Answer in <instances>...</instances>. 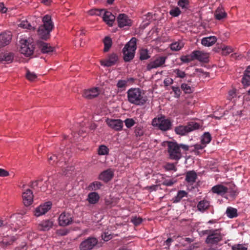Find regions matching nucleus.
<instances>
[{"mask_svg":"<svg viewBox=\"0 0 250 250\" xmlns=\"http://www.w3.org/2000/svg\"><path fill=\"white\" fill-rule=\"evenodd\" d=\"M128 101L136 105H144L147 100L143 90L139 88H131L127 91Z\"/></svg>","mask_w":250,"mask_h":250,"instance_id":"f257e3e1","label":"nucleus"},{"mask_svg":"<svg viewBox=\"0 0 250 250\" xmlns=\"http://www.w3.org/2000/svg\"><path fill=\"white\" fill-rule=\"evenodd\" d=\"M42 22L43 24L39 27L38 32L42 39L46 40L49 37L50 33L53 29L54 24L51 16L48 15L43 17Z\"/></svg>","mask_w":250,"mask_h":250,"instance_id":"f03ea898","label":"nucleus"},{"mask_svg":"<svg viewBox=\"0 0 250 250\" xmlns=\"http://www.w3.org/2000/svg\"><path fill=\"white\" fill-rule=\"evenodd\" d=\"M136 49V39L132 38L123 48L124 60L125 62H129L134 57Z\"/></svg>","mask_w":250,"mask_h":250,"instance_id":"7ed1b4c3","label":"nucleus"},{"mask_svg":"<svg viewBox=\"0 0 250 250\" xmlns=\"http://www.w3.org/2000/svg\"><path fill=\"white\" fill-rule=\"evenodd\" d=\"M20 52L21 54L28 57L33 54L34 50V44L32 39H22L20 40Z\"/></svg>","mask_w":250,"mask_h":250,"instance_id":"20e7f679","label":"nucleus"},{"mask_svg":"<svg viewBox=\"0 0 250 250\" xmlns=\"http://www.w3.org/2000/svg\"><path fill=\"white\" fill-rule=\"evenodd\" d=\"M152 125L157 127L162 131H167L170 129L171 122L169 119L166 118L165 116L155 118L153 119Z\"/></svg>","mask_w":250,"mask_h":250,"instance_id":"39448f33","label":"nucleus"},{"mask_svg":"<svg viewBox=\"0 0 250 250\" xmlns=\"http://www.w3.org/2000/svg\"><path fill=\"white\" fill-rule=\"evenodd\" d=\"M167 151L170 159L179 160L182 157L179 145L176 142H168Z\"/></svg>","mask_w":250,"mask_h":250,"instance_id":"423d86ee","label":"nucleus"},{"mask_svg":"<svg viewBox=\"0 0 250 250\" xmlns=\"http://www.w3.org/2000/svg\"><path fill=\"white\" fill-rule=\"evenodd\" d=\"M201 125L194 122L189 123L187 125H179L175 128V132L180 135H185L189 132L198 129Z\"/></svg>","mask_w":250,"mask_h":250,"instance_id":"0eeeda50","label":"nucleus"},{"mask_svg":"<svg viewBox=\"0 0 250 250\" xmlns=\"http://www.w3.org/2000/svg\"><path fill=\"white\" fill-rule=\"evenodd\" d=\"M221 229H211L210 233L206 239V243L208 244H216L221 241L224 234L221 233Z\"/></svg>","mask_w":250,"mask_h":250,"instance_id":"6e6552de","label":"nucleus"},{"mask_svg":"<svg viewBox=\"0 0 250 250\" xmlns=\"http://www.w3.org/2000/svg\"><path fill=\"white\" fill-rule=\"evenodd\" d=\"M98 240L94 237H89L83 241L79 245L80 250H92L98 244Z\"/></svg>","mask_w":250,"mask_h":250,"instance_id":"1a4fd4ad","label":"nucleus"},{"mask_svg":"<svg viewBox=\"0 0 250 250\" xmlns=\"http://www.w3.org/2000/svg\"><path fill=\"white\" fill-rule=\"evenodd\" d=\"M211 191L214 193H216L221 196L224 195L227 192L230 193L231 195H235V192L234 189L230 191L228 188L222 185H217L213 186L211 188Z\"/></svg>","mask_w":250,"mask_h":250,"instance_id":"9d476101","label":"nucleus"},{"mask_svg":"<svg viewBox=\"0 0 250 250\" xmlns=\"http://www.w3.org/2000/svg\"><path fill=\"white\" fill-rule=\"evenodd\" d=\"M166 57H159L156 58L154 60L151 61L146 66L147 70H150L154 68L162 66L165 63Z\"/></svg>","mask_w":250,"mask_h":250,"instance_id":"9b49d317","label":"nucleus"},{"mask_svg":"<svg viewBox=\"0 0 250 250\" xmlns=\"http://www.w3.org/2000/svg\"><path fill=\"white\" fill-rule=\"evenodd\" d=\"M59 224L61 226H66L73 222L72 217L69 213L63 212L59 216Z\"/></svg>","mask_w":250,"mask_h":250,"instance_id":"f8f14e48","label":"nucleus"},{"mask_svg":"<svg viewBox=\"0 0 250 250\" xmlns=\"http://www.w3.org/2000/svg\"><path fill=\"white\" fill-rule=\"evenodd\" d=\"M52 204L50 202H47L44 204L40 205L36 208L34 214L37 217H39L47 212L51 207Z\"/></svg>","mask_w":250,"mask_h":250,"instance_id":"ddd939ff","label":"nucleus"},{"mask_svg":"<svg viewBox=\"0 0 250 250\" xmlns=\"http://www.w3.org/2000/svg\"><path fill=\"white\" fill-rule=\"evenodd\" d=\"M118 60V57L117 54L112 53L108 57L104 60L100 61L101 64L104 66L109 67L114 65Z\"/></svg>","mask_w":250,"mask_h":250,"instance_id":"4468645a","label":"nucleus"},{"mask_svg":"<svg viewBox=\"0 0 250 250\" xmlns=\"http://www.w3.org/2000/svg\"><path fill=\"white\" fill-rule=\"evenodd\" d=\"M100 92V90L99 88L93 87L84 90L83 92V96L86 99H91L98 96Z\"/></svg>","mask_w":250,"mask_h":250,"instance_id":"2eb2a0df","label":"nucleus"},{"mask_svg":"<svg viewBox=\"0 0 250 250\" xmlns=\"http://www.w3.org/2000/svg\"><path fill=\"white\" fill-rule=\"evenodd\" d=\"M117 21L120 27L129 26L131 24V20L125 14H120L117 17Z\"/></svg>","mask_w":250,"mask_h":250,"instance_id":"dca6fc26","label":"nucleus"},{"mask_svg":"<svg viewBox=\"0 0 250 250\" xmlns=\"http://www.w3.org/2000/svg\"><path fill=\"white\" fill-rule=\"evenodd\" d=\"M106 122L109 127L115 130H121L123 126V121L119 119H108Z\"/></svg>","mask_w":250,"mask_h":250,"instance_id":"f3484780","label":"nucleus"},{"mask_svg":"<svg viewBox=\"0 0 250 250\" xmlns=\"http://www.w3.org/2000/svg\"><path fill=\"white\" fill-rule=\"evenodd\" d=\"M194 59L200 62H207L209 57L208 53L203 51L195 50L193 51Z\"/></svg>","mask_w":250,"mask_h":250,"instance_id":"a211bd4d","label":"nucleus"},{"mask_svg":"<svg viewBox=\"0 0 250 250\" xmlns=\"http://www.w3.org/2000/svg\"><path fill=\"white\" fill-rule=\"evenodd\" d=\"M23 203L25 206H30L33 201V195L32 191L29 189H26L22 193Z\"/></svg>","mask_w":250,"mask_h":250,"instance_id":"6ab92c4d","label":"nucleus"},{"mask_svg":"<svg viewBox=\"0 0 250 250\" xmlns=\"http://www.w3.org/2000/svg\"><path fill=\"white\" fill-rule=\"evenodd\" d=\"M53 224L51 219L43 220L38 224V228L41 231H48L52 228Z\"/></svg>","mask_w":250,"mask_h":250,"instance_id":"aec40b11","label":"nucleus"},{"mask_svg":"<svg viewBox=\"0 0 250 250\" xmlns=\"http://www.w3.org/2000/svg\"><path fill=\"white\" fill-rule=\"evenodd\" d=\"M10 32H3L0 34V48L8 45L11 40Z\"/></svg>","mask_w":250,"mask_h":250,"instance_id":"412c9836","label":"nucleus"},{"mask_svg":"<svg viewBox=\"0 0 250 250\" xmlns=\"http://www.w3.org/2000/svg\"><path fill=\"white\" fill-rule=\"evenodd\" d=\"M114 171L111 169H108L102 172L99 176V179L105 182L110 181L113 177Z\"/></svg>","mask_w":250,"mask_h":250,"instance_id":"4be33fe9","label":"nucleus"},{"mask_svg":"<svg viewBox=\"0 0 250 250\" xmlns=\"http://www.w3.org/2000/svg\"><path fill=\"white\" fill-rule=\"evenodd\" d=\"M104 21L109 26H112L115 20V17L109 11H104L103 12Z\"/></svg>","mask_w":250,"mask_h":250,"instance_id":"5701e85b","label":"nucleus"},{"mask_svg":"<svg viewBox=\"0 0 250 250\" xmlns=\"http://www.w3.org/2000/svg\"><path fill=\"white\" fill-rule=\"evenodd\" d=\"M217 41L215 36H212L204 38L202 39V44L206 46H210L213 45Z\"/></svg>","mask_w":250,"mask_h":250,"instance_id":"b1692460","label":"nucleus"},{"mask_svg":"<svg viewBox=\"0 0 250 250\" xmlns=\"http://www.w3.org/2000/svg\"><path fill=\"white\" fill-rule=\"evenodd\" d=\"M197 175L194 171H188L186 173V180L190 185H192L196 181Z\"/></svg>","mask_w":250,"mask_h":250,"instance_id":"393cba45","label":"nucleus"},{"mask_svg":"<svg viewBox=\"0 0 250 250\" xmlns=\"http://www.w3.org/2000/svg\"><path fill=\"white\" fill-rule=\"evenodd\" d=\"M100 196L96 192H90L87 196V200L90 204H95L99 201Z\"/></svg>","mask_w":250,"mask_h":250,"instance_id":"a878e982","label":"nucleus"},{"mask_svg":"<svg viewBox=\"0 0 250 250\" xmlns=\"http://www.w3.org/2000/svg\"><path fill=\"white\" fill-rule=\"evenodd\" d=\"M210 206L209 202L206 200L200 201L197 204V208L200 212H204L208 209Z\"/></svg>","mask_w":250,"mask_h":250,"instance_id":"bb28decb","label":"nucleus"},{"mask_svg":"<svg viewBox=\"0 0 250 250\" xmlns=\"http://www.w3.org/2000/svg\"><path fill=\"white\" fill-rule=\"evenodd\" d=\"M242 83L245 86L250 85V66L246 70L242 80Z\"/></svg>","mask_w":250,"mask_h":250,"instance_id":"cd10ccee","label":"nucleus"},{"mask_svg":"<svg viewBox=\"0 0 250 250\" xmlns=\"http://www.w3.org/2000/svg\"><path fill=\"white\" fill-rule=\"evenodd\" d=\"M40 48L43 53H48L53 52L54 50L53 47L51 46L48 43L43 42L40 44Z\"/></svg>","mask_w":250,"mask_h":250,"instance_id":"c85d7f7f","label":"nucleus"},{"mask_svg":"<svg viewBox=\"0 0 250 250\" xmlns=\"http://www.w3.org/2000/svg\"><path fill=\"white\" fill-rule=\"evenodd\" d=\"M184 46V42L181 41H178L171 43L170 45V48L172 51H177L181 50Z\"/></svg>","mask_w":250,"mask_h":250,"instance_id":"c756f323","label":"nucleus"},{"mask_svg":"<svg viewBox=\"0 0 250 250\" xmlns=\"http://www.w3.org/2000/svg\"><path fill=\"white\" fill-rule=\"evenodd\" d=\"M214 15L217 20H221L227 17V13L225 12L224 9L221 8H218L215 11Z\"/></svg>","mask_w":250,"mask_h":250,"instance_id":"7c9ffc66","label":"nucleus"},{"mask_svg":"<svg viewBox=\"0 0 250 250\" xmlns=\"http://www.w3.org/2000/svg\"><path fill=\"white\" fill-rule=\"evenodd\" d=\"M13 55L12 53H4L0 55V61L10 63L12 62Z\"/></svg>","mask_w":250,"mask_h":250,"instance_id":"2f4dec72","label":"nucleus"},{"mask_svg":"<svg viewBox=\"0 0 250 250\" xmlns=\"http://www.w3.org/2000/svg\"><path fill=\"white\" fill-rule=\"evenodd\" d=\"M188 196V193L184 190H179L177 195L173 198V203L180 202L184 197Z\"/></svg>","mask_w":250,"mask_h":250,"instance_id":"473e14b6","label":"nucleus"},{"mask_svg":"<svg viewBox=\"0 0 250 250\" xmlns=\"http://www.w3.org/2000/svg\"><path fill=\"white\" fill-rule=\"evenodd\" d=\"M226 213L228 217L232 218L237 216V210L232 207H228L227 208Z\"/></svg>","mask_w":250,"mask_h":250,"instance_id":"72a5a7b5","label":"nucleus"},{"mask_svg":"<svg viewBox=\"0 0 250 250\" xmlns=\"http://www.w3.org/2000/svg\"><path fill=\"white\" fill-rule=\"evenodd\" d=\"M104 52H107L112 45V40L111 38L109 37H105L104 40Z\"/></svg>","mask_w":250,"mask_h":250,"instance_id":"f704fd0d","label":"nucleus"},{"mask_svg":"<svg viewBox=\"0 0 250 250\" xmlns=\"http://www.w3.org/2000/svg\"><path fill=\"white\" fill-rule=\"evenodd\" d=\"M211 139L210 134L208 132H205L202 136L201 143L206 146V145L210 142Z\"/></svg>","mask_w":250,"mask_h":250,"instance_id":"c9c22d12","label":"nucleus"},{"mask_svg":"<svg viewBox=\"0 0 250 250\" xmlns=\"http://www.w3.org/2000/svg\"><path fill=\"white\" fill-rule=\"evenodd\" d=\"M102 186V184L101 182L98 181H95L91 183L88 186V188L91 190H96L100 189Z\"/></svg>","mask_w":250,"mask_h":250,"instance_id":"e433bc0d","label":"nucleus"},{"mask_svg":"<svg viewBox=\"0 0 250 250\" xmlns=\"http://www.w3.org/2000/svg\"><path fill=\"white\" fill-rule=\"evenodd\" d=\"M222 54L223 55H228L233 52V49L230 46L222 45L221 47Z\"/></svg>","mask_w":250,"mask_h":250,"instance_id":"4c0bfd02","label":"nucleus"},{"mask_svg":"<svg viewBox=\"0 0 250 250\" xmlns=\"http://www.w3.org/2000/svg\"><path fill=\"white\" fill-rule=\"evenodd\" d=\"M180 60L182 62L185 63L189 62L194 60V56H193V52L190 55L182 56L180 58Z\"/></svg>","mask_w":250,"mask_h":250,"instance_id":"58836bf2","label":"nucleus"},{"mask_svg":"<svg viewBox=\"0 0 250 250\" xmlns=\"http://www.w3.org/2000/svg\"><path fill=\"white\" fill-rule=\"evenodd\" d=\"M98 152L100 155H107L108 154L109 149L105 146L102 145L99 146Z\"/></svg>","mask_w":250,"mask_h":250,"instance_id":"ea45409f","label":"nucleus"},{"mask_svg":"<svg viewBox=\"0 0 250 250\" xmlns=\"http://www.w3.org/2000/svg\"><path fill=\"white\" fill-rule=\"evenodd\" d=\"M19 26L23 28L28 29L29 30H34V27H33L28 22L26 21H22Z\"/></svg>","mask_w":250,"mask_h":250,"instance_id":"a19ab883","label":"nucleus"},{"mask_svg":"<svg viewBox=\"0 0 250 250\" xmlns=\"http://www.w3.org/2000/svg\"><path fill=\"white\" fill-rule=\"evenodd\" d=\"M61 160L59 158V156L53 155L48 157V161L50 165H53L56 162H58Z\"/></svg>","mask_w":250,"mask_h":250,"instance_id":"79ce46f5","label":"nucleus"},{"mask_svg":"<svg viewBox=\"0 0 250 250\" xmlns=\"http://www.w3.org/2000/svg\"><path fill=\"white\" fill-rule=\"evenodd\" d=\"M232 250H247L248 248L243 244H236L231 247Z\"/></svg>","mask_w":250,"mask_h":250,"instance_id":"37998d69","label":"nucleus"},{"mask_svg":"<svg viewBox=\"0 0 250 250\" xmlns=\"http://www.w3.org/2000/svg\"><path fill=\"white\" fill-rule=\"evenodd\" d=\"M181 13V11L178 7H174L171 9L169 14L173 17H177Z\"/></svg>","mask_w":250,"mask_h":250,"instance_id":"c03bdc74","label":"nucleus"},{"mask_svg":"<svg viewBox=\"0 0 250 250\" xmlns=\"http://www.w3.org/2000/svg\"><path fill=\"white\" fill-rule=\"evenodd\" d=\"M125 124L127 128H130L135 125V122L133 119L128 118L125 121Z\"/></svg>","mask_w":250,"mask_h":250,"instance_id":"a18cd8bd","label":"nucleus"},{"mask_svg":"<svg viewBox=\"0 0 250 250\" xmlns=\"http://www.w3.org/2000/svg\"><path fill=\"white\" fill-rule=\"evenodd\" d=\"M181 88L186 93H190L192 92L191 87L186 83L182 84Z\"/></svg>","mask_w":250,"mask_h":250,"instance_id":"49530a36","label":"nucleus"},{"mask_svg":"<svg viewBox=\"0 0 250 250\" xmlns=\"http://www.w3.org/2000/svg\"><path fill=\"white\" fill-rule=\"evenodd\" d=\"M173 72L175 73L177 77L180 78H183L186 76V73L184 71L180 70L179 69H176L173 70Z\"/></svg>","mask_w":250,"mask_h":250,"instance_id":"de8ad7c7","label":"nucleus"},{"mask_svg":"<svg viewBox=\"0 0 250 250\" xmlns=\"http://www.w3.org/2000/svg\"><path fill=\"white\" fill-rule=\"evenodd\" d=\"M26 78L28 80L32 81L36 79L37 75L34 72H31L29 71H27L26 73Z\"/></svg>","mask_w":250,"mask_h":250,"instance_id":"09e8293b","label":"nucleus"},{"mask_svg":"<svg viewBox=\"0 0 250 250\" xmlns=\"http://www.w3.org/2000/svg\"><path fill=\"white\" fill-rule=\"evenodd\" d=\"M178 5L182 8H187L188 5V0H179Z\"/></svg>","mask_w":250,"mask_h":250,"instance_id":"8fccbe9b","label":"nucleus"},{"mask_svg":"<svg viewBox=\"0 0 250 250\" xmlns=\"http://www.w3.org/2000/svg\"><path fill=\"white\" fill-rule=\"evenodd\" d=\"M128 81L121 80H119L117 84V86L120 88H125L127 86Z\"/></svg>","mask_w":250,"mask_h":250,"instance_id":"3c124183","label":"nucleus"},{"mask_svg":"<svg viewBox=\"0 0 250 250\" xmlns=\"http://www.w3.org/2000/svg\"><path fill=\"white\" fill-rule=\"evenodd\" d=\"M102 239L104 241H108L109 240H110L112 238V237L111 233L109 232H104L102 235Z\"/></svg>","mask_w":250,"mask_h":250,"instance_id":"603ef678","label":"nucleus"},{"mask_svg":"<svg viewBox=\"0 0 250 250\" xmlns=\"http://www.w3.org/2000/svg\"><path fill=\"white\" fill-rule=\"evenodd\" d=\"M149 58L148 52L146 50H142L140 53V59L146 60Z\"/></svg>","mask_w":250,"mask_h":250,"instance_id":"864d4df0","label":"nucleus"},{"mask_svg":"<svg viewBox=\"0 0 250 250\" xmlns=\"http://www.w3.org/2000/svg\"><path fill=\"white\" fill-rule=\"evenodd\" d=\"M131 221L135 225L137 226L140 224L142 222V218L137 217H134L131 218Z\"/></svg>","mask_w":250,"mask_h":250,"instance_id":"5fc2aeb1","label":"nucleus"},{"mask_svg":"<svg viewBox=\"0 0 250 250\" xmlns=\"http://www.w3.org/2000/svg\"><path fill=\"white\" fill-rule=\"evenodd\" d=\"M167 170H176L175 166L173 163H167L164 167Z\"/></svg>","mask_w":250,"mask_h":250,"instance_id":"6e6d98bb","label":"nucleus"},{"mask_svg":"<svg viewBox=\"0 0 250 250\" xmlns=\"http://www.w3.org/2000/svg\"><path fill=\"white\" fill-rule=\"evenodd\" d=\"M205 146V145L202 143L201 144H196L194 146V149L193 150L195 151V153H197L199 150L203 149Z\"/></svg>","mask_w":250,"mask_h":250,"instance_id":"4d7b16f0","label":"nucleus"},{"mask_svg":"<svg viewBox=\"0 0 250 250\" xmlns=\"http://www.w3.org/2000/svg\"><path fill=\"white\" fill-rule=\"evenodd\" d=\"M104 12V10L99 11L96 9H93L89 11V14L91 15H101Z\"/></svg>","mask_w":250,"mask_h":250,"instance_id":"13d9d810","label":"nucleus"},{"mask_svg":"<svg viewBox=\"0 0 250 250\" xmlns=\"http://www.w3.org/2000/svg\"><path fill=\"white\" fill-rule=\"evenodd\" d=\"M135 133L136 136H141L143 135L144 132L141 127H137L135 130Z\"/></svg>","mask_w":250,"mask_h":250,"instance_id":"bf43d9fd","label":"nucleus"},{"mask_svg":"<svg viewBox=\"0 0 250 250\" xmlns=\"http://www.w3.org/2000/svg\"><path fill=\"white\" fill-rule=\"evenodd\" d=\"M236 92L234 90H231L229 92L228 98L229 100H231L236 96Z\"/></svg>","mask_w":250,"mask_h":250,"instance_id":"052dcab7","label":"nucleus"},{"mask_svg":"<svg viewBox=\"0 0 250 250\" xmlns=\"http://www.w3.org/2000/svg\"><path fill=\"white\" fill-rule=\"evenodd\" d=\"M9 174L8 171L4 169L0 168V177H6L8 176Z\"/></svg>","mask_w":250,"mask_h":250,"instance_id":"680f3d73","label":"nucleus"},{"mask_svg":"<svg viewBox=\"0 0 250 250\" xmlns=\"http://www.w3.org/2000/svg\"><path fill=\"white\" fill-rule=\"evenodd\" d=\"M7 10V9L4 6L3 3L0 2V12L5 13L6 12Z\"/></svg>","mask_w":250,"mask_h":250,"instance_id":"e2e57ef3","label":"nucleus"},{"mask_svg":"<svg viewBox=\"0 0 250 250\" xmlns=\"http://www.w3.org/2000/svg\"><path fill=\"white\" fill-rule=\"evenodd\" d=\"M173 183H174L171 179L166 180L163 182V184L167 186H170L172 185Z\"/></svg>","mask_w":250,"mask_h":250,"instance_id":"0e129e2a","label":"nucleus"},{"mask_svg":"<svg viewBox=\"0 0 250 250\" xmlns=\"http://www.w3.org/2000/svg\"><path fill=\"white\" fill-rule=\"evenodd\" d=\"M172 90L175 92L176 95H177L178 96H180V90L178 87H173Z\"/></svg>","mask_w":250,"mask_h":250,"instance_id":"69168bd1","label":"nucleus"},{"mask_svg":"<svg viewBox=\"0 0 250 250\" xmlns=\"http://www.w3.org/2000/svg\"><path fill=\"white\" fill-rule=\"evenodd\" d=\"M179 148L183 149V150L187 151L188 150L189 146L188 145H184V144H180L179 145Z\"/></svg>","mask_w":250,"mask_h":250,"instance_id":"338daca9","label":"nucleus"},{"mask_svg":"<svg viewBox=\"0 0 250 250\" xmlns=\"http://www.w3.org/2000/svg\"><path fill=\"white\" fill-rule=\"evenodd\" d=\"M211 231V229L203 230L200 232V235H204L208 234V235L210 233Z\"/></svg>","mask_w":250,"mask_h":250,"instance_id":"774afa93","label":"nucleus"}]
</instances>
